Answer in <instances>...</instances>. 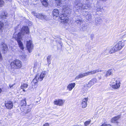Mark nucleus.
<instances>
[{
    "label": "nucleus",
    "mask_w": 126,
    "mask_h": 126,
    "mask_svg": "<svg viewBox=\"0 0 126 126\" xmlns=\"http://www.w3.org/2000/svg\"><path fill=\"white\" fill-rule=\"evenodd\" d=\"M2 50L4 51H6L8 50V47L4 43H2Z\"/></svg>",
    "instance_id": "22"
},
{
    "label": "nucleus",
    "mask_w": 126,
    "mask_h": 126,
    "mask_svg": "<svg viewBox=\"0 0 126 126\" xmlns=\"http://www.w3.org/2000/svg\"><path fill=\"white\" fill-rule=\"evenodd\" d=\"M76 84L75 83L69 84L67 87V89L69 91H71L75 87Z\"/></svg>",
    "instance_id": "16"
},
{
    "label": "nucleus",
    "mask_w": 126,
    "mask_h": 126,
    "mask_svg": "<svg viewBox=\"0 0 126 126\" xmlns=\"http://www.w3.org/2000/svg\"><path fill=\"white\" fill-rule=\"evenodd\" d=\"M7 1H11V0H5Z\"/></svg>",
    "instance_id": "43"
},
{
    "label": "nucleus",
    "mask_w": 126,
    "mask_h": 126,
    "mask_svg": "<svg viewBox=\"0 0 126 126\" xmlns=\"http://www.w3.org/2000/svg\"><path fill=\"white\" fill-rule=\"evenodd\" d=\"M17 112H18V110H17Z\"/></svg>",
    "instance_id": "47"
},
{
    "label": "nucleus",
    "mask_w": 126,
    "mask_h": 126,
    "mask_svg": "<svg viewBox=\"0 0 126 126\" xmlns=\"http://www.w3.org/2000/svg\"><path fill=\"white\" fill-rule=\"evenodd\" d=\"M51 56L50 55L48 56L47 57V61L49 64L50 63V61H51Z\"/></svg>",
    "instance_id": "32"
},
{
    "label": "nucleus",
    "mask_w": 126,
    "mask_h": 126,
    "mask_svg": "<svg viewBox=\"0 0 126 126\" xmlns=\"http://www.w3.org/2000/svg\"><path fill=\"white\" fill-rule=\"evenodd\" d=\"M71 10V9H69L67 6H63V12H65V13H64V14L67 13V14L69 13V12Z\"/></svg>",
    "instance_id": "18"
},
{
    "label": "nucleus",
    "mask_w": 126,
    "mask_h": 126,
    "mask_svg": "<svg viewBox=\"0 0 126 126\" xmlns=\"http://www.w3.org/2000/svg\"><path fill=\"white\" fill-rule=\"evenodd\" d=\"M81 0H76L74 2V5L77 9H84L88 8L87 6L85 4H82L81 3Z\"/></svg>",
    "instance_id": "6"
},
{
    "label": "nucleus",
    "mask_w": 126,
    "mask_h": 126,
    "mask_svg": "<svg viewBox=\"0 0 126 126\" xmlns=\"http://www.w3.org/2000/svg\"><path fill=\"white\" fill-rule=\"evenodd\" d=\"M101 71V70L99 69H95L89 71H88L87 72L84 73H80L75 78V79H78L80 78H82L85 76H87L90 75L94 74L98 72Z\"/></svg>",
    "instance_id": "3"
},
{
    "label": "nucleus",
    "mask_w": 126,
    "mask_h": 126,
    "mask_svg": "<svg viewBox=\"0 0 126 126\" xmlns=\"http://www.w3.org/2000/svg\"><path fill=\"white\" fill-rule=\"evenodd\" d=\"M26 47L29 52H31V50L33 48V45L32 41L30 40L27 41Z\"/></svg>",
    "instance_id": "10"
},
{
    "label": "nucleus",
    "mask_w": 126,
    "mask_h": 126,
    "mask_svg": "<svg viewBox=\"0 0 126 126\" xmlns=\"http://www.w3.org/2000/svg\"><path fill=\"white\" fill-rule=\"evenodd\" d=\"M53 16L54 18H56L59 17L60 18L61 22L62 23L66 24V25L68 24V23L69 21V18L67 17V16H64L63 14L60 16L59 11L57 9H55L53 10L52 12Z\"/></svg>",
    "instance_id": "2"
},
{
    "label": "nucleus",
    "mask_w": 126,
    "mask_h": 126,
    "mask_svg": "<svg viewBox=\"0 0 126 126\" xmlns=\"http://www.w3.org/2000/svg\"><path fill=\"white\" fill-rule=\"evenodd\" d=\"M31 110V108H28L26 111L24 113H25V114H27L29 112H30Z\"/></svg>",
    "instance_id": "35"
},
{
    "label": "nucleus",
    "mask_w": 126,
    "mask_h": 126,
    "mask_svg": "<svg viewBox=\"0 0 126 126\" xmlns=\"http://www.w3.org/2000/svg\"><path fill=\"white\" fill-rule=\"evenodd\" d=\"M20 108L21 109H21L22 108Z\"/></svg>",
    "instance_id": "50"
},
{
    "label": "nucleus",
    "mask_w": 126,
    "mask_h": 126,
    "mask_svg": "<svg viewBox=\"0 0 126 126\" xmlns=\"http://www.w3.org/2000/svg\"><path fill=\"white\" fill-rule=\"evenodd\" d=\"M17 112H18V110H17Z\"/></svg>",
    "instance_id": "49"
},
{
    "label": "nucleus",
    "mask_w": 126,
    "mask_h": 126,
    "mask_svg": "<svg viewBox=\"0 0 126 126\" xmlns=\"http://www.w3.org/2000/svg\"><path fill=\"white\" fill-rule=\"evenodd\" d=\"M23 60L24 61H26L27 60V56L25 55H22L21 56Z\"/></svg>",
    "instance_id": "33"
},
{
    "label": "nucleus",
    "mask_w": 126,
    "mask_h": 126,
    "mask_svg": "<svg viewBox=\"0 0 126 126\" xmlns=\"http://www.w3.org/2000/svg\"><path fill=\"white\" fill-rule=\"evenodd\" d=\"M64 2L61 0H56L55 5L57 7L59 6H62Z\"/></svg>",
    "instance_id": "17"
},
{
    "label": "nucleus",
    "mask_w": 126,
    "mask_h": 126,
    "mask_svg": "<svg viewBox=\"0 0 126 126\" xmlns=\"http://www.w3.org/2000/svg\"><path fill=\"white\" fill-rule=\"evenodd\" d=\"M97 11L102 12L104 11V9L103 8V7L101 8V7L97 8Z\"/></svg>",
    "instance_id": "34"
},
{
    "label": "nucleus",
    "mask_w": 126,
    "mask_h": 126,
    "mask_svg": "<svg viewBox=\"0 0 126 126\" xmlns=\"http://www.w3.org/2000/svg\"><path fill=\"white\" fill-rule=\"evenodd\" d=\"M29 32L28 27L24 26L22 27L20 33L16 31L14 34L13 38L17 41L20 47L22 50L24 48L23 44L21 41L22 36L25 33H28Z\"/></svg>",
    "instance_id": "1"
},
{
    "label": "nucleus",
    "mask_w": 126,
    "mask_h": 126,
    "mask_svg": "<svg viewBox=\"0 0 126 126\" xmlns=\"http://www.w3.org/2000/svg\"><path fill=\"white\" fill-rule=\"evenodd\" d=\"M4 27V24L3 23L0 22V33L2 32L3 30Z\"/></svg>",
    "instance_id": "27"
},
{
    "label": "nucleus",
    "mask_w": 126,
    "mask_h": 126,
    "mask_svg": "<svg viewBox=\"0 0 126 126\" xmlns=\"http://www.w3.org/2000/svg\"><path fill=\"white\" fill-rule=\"evenodd\" d=\"M73 126H79V125H73Z\"/></svg>",
    "instance_id": "44"
},
{
    "label": "nucleus",
    "mask_w": 126,
    "mask_h": 126,
    "mask_svg": "<svg viewBox=\"0 0 126 126\" xmlns=\"http://www.w3.org/2000/svg\"><path fill=\"white\" fill-rule=\"evenodd\" d=\"M14 84H13V85H9V86L10 88H12L14 86Z\"/></svg>",
    "instance_id": "39"
},
{
    "label": "nucleus",
    "mask_w": 126,
    "mask_h": 126,
    "mask_svg": "<svg viewBox=\"0 0 126 126\" xmlns=\"http://www.w3.org/2000/svg\"><path fill=\"white\" fill-rule=\"evenodd\" d=\"M98 79H101V77H98Z\"/></svg>",
    "instance_id": "42"
},
{
    "label": "nucleus",
    "mask_w": 126,
    "mask_h": 126,
    "mask_svg": "<svg viewBox=\"0 0 126 126\" xmlns=\"http://www.w3.org/2000/svg\"><path fill=\"white\" fill-rule=\"evenodd\" d=\"M118 81H120L119 79H116V78H113L110 82V84H116L117 82Z\"/></svg>",
    "instance_id": "24"
},
{
    "label": "nucleus",
    "mask_w": 126,
    "mask_h": 126,
    "mask_svg": "<svg viewBox=\"0 0 126 126\" xmlns=\"http://www.w3.org/2000/svg\"><path fill=\"white\" fill-rule=\"evenodd\" d=\"M100 0L102 1L103 2H104L106 1L107 0Z\"/></svg>",
    "instance_id": "41"
},
{
    "label": "nucleus",
    "mask_w": 126,
    "mask_h": 126,
    "mask_svg": "<svg viewBox=\"0 0 126 126\" xmlns=\"http://www.w3.org/2000/svg\"><path fill=\"white\" fill-rule=\"evenodd\" d=\"M28 86V84L26 83H24L21 85V89H24L27 88Z\"/></svg>",
    "instance_id": "28"
},
{
    "label": "nucleus",
    "mask_w": 126,
    "mask_h": 126,
    "mask_svg": "<svg viewBox=\"0 0 126 126\" xmlns=\"http://www.w3.org/2000/svg\"><path fill=\"white\" fill-rule=\"evenodd\" d=\"M120 81H118L117 82L116 84H110V85L111 87L114 89H118L120 87Z\"/></svg>",
    "instance_id": "15"
},
{
    "label": "nucleus",
    "mask_w": 126,
    "mask_h": 126,
    "mask_svg": "<svg viewBox=\"0 0 126 126\" xmlns=\"http://www.w3.org/2000/svg\"><path fill=\"white\" fill-rule=\"evenodd\" d=\"M112 72L113 70L112 69L108 70L106 73V77H107L108 76L112 74Z\"/></svg>",
    "instance_id": "23"
},
{
    "label": "nucleus",
    "mask_w": 126,
    "mask_h": 126,
    "mask_svg": "<svg viewBox=\"0 0 126 126\" xmlns=\"http://www.w3.org/2000/svg\"><path fill=\"white\" fill-rule=\"evenodd\" d=\"M1 89L0 88V93H1Z\"/></svg>",
    "instance_id": "45"
},
{
    "label": "nucleus",
    "mask_w": 126,
    "mask_h": 126,
    "mask_svg": "<svg viewBox=\"0 0 126 126\" xmlns=\"http://www.w3.org/2000/svg\"><path fill=\"white\" fill-rule=\"evenodd\" d=\"M41 1L43 5L44 6H47L48 3L47 1V0H41Z\"/></svg>",
    "instance_id": "26"
},
{
    "label": "nucleus",
    "mask_w": 126,
    "mask_h": 126,
    "mask_svg": "<svg viewBox=\"0 0 126 126\" xmlns=\"http://www.w3.org/2000/svg\"><path fill=\"white\" fill-rule=\"evenodd\" d=\"M124 44L121 41L119 42L109 51V53H111L116 51H119L124 46Z\"/></svg>",
    "instance_id": "4"
},
{
    "label": "nucleus",
    "mask_w": 126,
    "mask_h": 126,
    "mask_svg": "<svg viewBox=\"0 0 126 126\" xmlns=\"http://www.w3.org/2000/svg\"><path fill=\"white\" fill-rule=\"evenodd\" d=\"M4 2L3 0H0V7H2L4 5Z\"/></svg>",
    "instance_id": "36"
},
{
    "label": "nucleus",
    "mask_w": 126,
    "mask_h": 126,
    "mask_svg": "<svg viewBox=\"0 0 126 126\" xmlns=\"http://www.w3.org/2000/svg\"><path fill=\"white\" fill-rule=\"evenodd\" d=\"M120 117V116L119 115L113 118L111 120V122L112 123L115 122L116 121L119 119Z\"/></svg>",
    "instance_id": "20"
},
{
    "label": "nucleus",
    "mask_w": 126,
    "mask_h": 126,
    "mask_svg": "<svg viewBox=\"0 0 126 126\" xmlns=\"http://www.w3.org/2000/svg\"><path fill=\"white\" fill-rule=\"evenodd\" d=\"M12 68L18 69L22 66L21 63L20 61L16 60L12 62L10 64Z\"/></svg>",
    "instance_id": "7"
},
{
    "label": "nucleus",
    "mask_w": 126,
    "mask_h": 126,
    "mask_svg": "<svg viewBox=\"0 0 126 126\" xmlns=\"http://www.w3.org/2000/svg\"><path fill=\"white\" fill-rule=\"evenodd\" d=\"M41 64L40 63H38L36 61L34 62L33 67V71L34 73H36L40 71L41 70Z\"/></svg>",
    "instance_id": "9"
},
{
    "label": "nucleus",
    "mask_w": 126,
    "mask_h": 126,
    "mask_svg": "<svg viewBox=\"0 0 126 126\" xmlns=\"http://www.w3.org/2000/svg\"><path fill=\"white\" fill-rule=\"evenodd\" d=\"M61 46H62V45L61 44Z\"/></svg>",
    "instance_id": "51"
},
{
    "label": "nucleus",
    "mask_w": 126,
    "mask_h": 126,
    "mask_svg": "<svg viewBox=\"0 0 126 126\" xmlns=\"http://www.w3.org/2000/svg\"><path fill=\"white\" fill-rule=\"evenodd\" d=\"M102 21V20L100 17L96 18H95V24L101 23Z\"/></svg>",
    "instance_id": "21"
},
{
    "label": "nucleus",
    "mask_w": 126,
    "mask_h": 126,
    "mask_svg": "<svg viewBox=\"0 0 126 126\" xmlns=\"http://www.w3.org/2000/svg\"><path fill=\"white\" fill-rule=\"evenodd\" d=\"M86 17L88 20H90L92 17V15L90 14H88L86 16Z\"/></svg>",
    "instance_id": "31"
},
{
    "label": "nucleus",
    "mask_w": 126,
    "mask_h": 126,
    "mask_svg": "<svg viewBox=\"0 0 126 126\" xmlns=\"http://www.w3.org/2000/svg\"><path fill=\"white\" fill-rule=\"evenodd\" d=\"M76 22L77 23L80 25L82 23V21L81 19H78L76 21Z\"/></svg>",
    "instance_id": "30"
},
{
    "label": "nucleus",
    "mask_w": 126,
    "mask_h": 126,
    "mask_svg": "<svg viewBox=\"0 0 126 126\" xmlns=\"http://www.w3.org/2000/svg\"><path fill=\"white\" fill-rule=\"evenodd\" d=\"M65 101V100H64L58 99L54 101V103L55 105L59 106H62L63 105Z\"/></svg>",
    "instance_id": "11"
},
{
    "label": "nucleus",
    "mask_w": 126,
    "mask_h": 126,
    "mask_svg": "<svg viewBox=\"0 0 126 126\" xmlns=\"http://www.w3.org/2000/svg\"><path fill=\"white\" fill-rule=\"evenodd\" d=\"M88 100V98L87 97L83 99L82 100L81 104L82 108H85L87 106V103Z\"/></svg>",
    "instance_id": "12"
},
{
    "label": "nucleus",
    "mask_w": 126,
    "mask_h": 126,
    "mask_svg": "<svg viewBox=\"0 0 126 126\" xmlns=\"http://www.w3.org/2000/svg\"><path fill=\"white\" fill-rule=\"evenodd\" d=\"M46 74V71H43L41 73L40 75L37 74L35 77V78L33 80L32 82V84H34L35 85L37 84V82L39 81H42L44 77L45 76Z\"/></svg>",
    "instance_id": "5"
},
{
    "label": "nucleus",
    "mask_w": 126,
    "mask_h": 126,
    "mask_svg": "<svg viewBox=\"0 0 126 126\" xmlns=\"http://www.w3.org/2000/svg\"><path fill=\"white\" fill-rule=\"evenodd\" d=\"M5 106L8 109H12L13 105L12 102L11 101H8L5 103Z\"/></svg>",
    "instance_id": "14"
},
{
    "label": "nucleus",
    "mask_w": 126,
    "mask_h": 126,
    "mask_svg": "<svg viewBox=\"0 0 126 126\" xmlns=\"http://www.w3.org/2000/svg\"><path fill=\"white\" fill-rule=\"evenodd\" d=\"M43 126H49V124L48 123H46Z\"/></svg>",
    "instance_id": "38"
},
{
    "label": "nucleus",
    "mask_w": 126,
    "mask_h": 126,
    "mask_svg": "<svg viewBox=\"0 0 126 126\" xmlns=\"http://www.w3.org/2000/svg\"><path fill=\"white\" fill-rule=\"evenodd\" d=\"M32 15L35 16L37 18L41 20H47V16L43 14H40L36 13L35 11L32 12Z\"/></svg>",
    "instance_id": "8"
},
{
    "label": "nucleus",
    "mask_w": 126,
    "mask_h": 126,
    "mask_svg": "<svg viewBox=\"0 0 126 126\" xmlns=\"http://www.w3.org/2000/svg\"><path fill=\"white\" fill-rule=\"evenodd\" d=\"M91 122V120H88L86 121L84 123V125L85 126H87Z\"/></svg>",
    "instance_id": "29"
},
{
    "label": "nucleus",
    "mask_w": 126,
    "mask_h": 126,
    "mask_svg": "<svg viewBox=\"0 0 126 126\" xmlns=\"http://www.w3.org/2000/svg\"><path fill=\"white\" fill-rule=\"evenodd\" d=\"M26 103L25 99L21 101L20 103V105L21 106H25L26 105Z\"/></svg>",
    "instance_id": "25"
},
{
    "label": "nucleus",
    "mask_w": 126,
    "mask_h": 126,
    "mask_svg": "<svg viewBox=\"0 0 126 126\" xmlns=\"http://www.w3.org/2000/svg\"><path fill=\"white\" fill-rule=\"evenodd\" d=\"M103 126H111L110 124H103Z\"/></svg>",
    "instance_id": "37"
},
{
    "label": "nucleus",
    "mask_w": 126,
    "mask_h": 126,
    "mask_svg": "<svg viewBox=\"0 0 126 126\" xmlns=\"http://www.w3.org/2000/svg\"><path fill=\"white\" fill-rule=\"evenodd\" d=\"M17 112H18V110H17Z\"/></svg>",
    "instance_id": "48"
},
{
    "label": "nucleus",
    "mask_w": 126,
    "mask_h": 126,
    "mask_svg": "<svg viewBox=\"0 0 126 126\" xmlns=\"http://www.w3.org/2000/svg\"><path fill=\"white\" fill-rule=\"evenodd\" d=\"M23 89V91H24V92H25V90L24 89Z\"/></svg>",
    "instance_id": "46"
},
{
    "label": "nucleus",
    "mask_w": 126,
    "mask_h": 126,
    "mask_svg": "<svg viewBox=\"0 0 126 126\" xmlns=\"http://www.w3.org/2000/svg\"><path fill=\"white\" fill-rule=\"evenodd\" d=\"M97 80L95 78L92 79L88 83V84L87 85V86L88 87H90L94 84L97 82Z\"/></svg>",
    "instance_id": "13"
},
{
    "label": "nucleus",
    "mask_w": 126,
    "mask_h": 126,
    "mask_svg": "<svg viewBox=\"0 0 126 126\" xmlns=\"http://www.w3.org/2000/svg\"><path fill=\"white\" fill-rule=\"evenodd\" d=\"M101 126H103V124Z\"/></svg>",
    "instance_id": "52"
},
{
    "label": "nucleus",
    "mask_w": 126,
    "mask_h": 126,
    "mask_svg": "<svg viewBox=\"0 0 126 126\" xmlns=\"http://www.w3.org/2000/svg\"><path fill=\"white\" fill-rule=\"evenodd\" d=\"M8 16V14L5 11H3L2 12L0 15V18L2 19H4L6 18Z\"/></svg>",
    "instance_id": "19"
},
{
    "label": "nucleus",
    "mask_w": 126,
    "mask_h": 126,
    "mask_svg": "<svg viewBox=\"0 0 126 126\" xmlns=\"http://www.w3.org/2000/svg\"><path fill=\"white\" fill-rule=\"evenodd\" d=\"M19 26H18L17 27H16L15 28V31H16V30H17V29H18V27Z\"/></svg>",
    "instance_id": "40"
}]
</instances>
